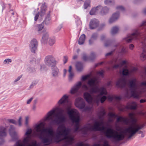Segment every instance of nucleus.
Listing matches in <instances>:
<instances>
[{
	"label": "nucleus",
	"mask_w": 146,
	"mask_h": 146,
	"mask_svg": "<svg viewBox=\"0 0 146 146\" xmlns=\"http://www.w3.org/2000/svg\"><path fill=\"white\" fill-rule=\"evenodd\" d=\"M57 112L54 115L52 116L55 110L53 109L49 111L45 117V120L50 121L49 123L50 125H60L56 130L55 135H54L53 130L51 128H42L44 127V123L43 122L39 123V139L44 145H48L51 144L54 139L55 142H59L61 141V137H64L65 142L63 146H68L72 145L73 143L74 138L73 137L68 136L70 129L66 128L62 124L66 121V115L67 111V113L70 119L73 123H75L74 126L75 131L76 132L78 130L81 131L82 133L87 135L88 131H103L106 137L110 139L114 143H118L119 141L124 139L125 135L122 133H119L115 130L111 128H106L104 126L100 127L103 125V121L100 122L96 121L93 126L90 124H87L83 128L79 127V122L80 118L78 112L75 109L69 110L68 108H61L57 109ZM106 114L105 110L102 109L100 112L99 118L103 120L104 117Z\"/></svg>",
	"instance_id": "f257e3e1"
},
{
	"label": "nucleus",
	"mask_w": 146,
	"mask_h": 146,
	"mask_svg": "<svg viewBox=\"0 0 146 146\" xmlns=\"http://www.w3.org/2000/svg\"><path fill=\"white\" fill-rule=\"evenodd\" d=\"M98 84V81L95 78L88 81L87 84L89 87L85 84L82 85V88L86 91L89 90L90 93L85 92L84 94V98L88 102L91 103L94 102L98 104L100 101L102 103H103L106 99V96L101 97L100 95H106L107 93L104 87H102L100 88Z\"/></svg>",
	"instance_id": "f03ea898"
},
{
	"label": "nucleus",
	"mask_w": 146,
	"mask_h": 146,
	"mask_svg": "<svg viewBox=\"0 0 146 146\" xmlns=\"http://www.w3.org/2000/svg\"><path fill=\"white\" fill-rule=\"evenodd\" d=\"M145 31L146 21H143L140 27L135 30L132 34L128 35L124 38V40L128 42H131L133 40H138L141 41L143 50L140 55V58L142 61H144L146 59V35L143 33Z\"/></svg>",
	"instance_id": "7ed1b4c3"
},
{
	"label": "nucleus",
	"mask_w": 146,
	"mask_h": 146,
	"mask_svg": "<svg viewBox=\"0 0 146 146\" xmlns=\"http://www.w3.org/2000/svg\"><path fill=\"white\" fill-rule=\"evenodd\" d=\"M129 116L131 119V124L128 127L125 129L124 132L128 135L127 139H130L137 132L139 134H142L143 132L139 130L144 127V125L137 123V120L135 117L133 113H129Z\"/></svg>",
	"instance_id": "20e7f679"
},
{
	"label": "nucleus",
	"mask_w": 146,
	"mask_h": 146,
	"mask_svg": "<svg viewBox=\"0 0 146 146\" xmlns=\"http://www.w3.org/2000/svg\"><path fill=\"white\" fill-rule=\"evenodd\" d=\"M32 132L31 129H28L25 134L26 136L25 137L23 141V143H21L17 141L16 143V145L17 146H39L36 141L32 142L31 144L30 142L31 139V134Z\"/></svg>",
	"instance_id": "39448f33"
},
{
	"label": "nucleus",
	"mask_w": 146,
	"mask_h": 146,
	"mask_svg": "<svg viewBox=\"0 0 146 146\" xmlns=\"http://www.w3.org/2000/svg\"><path fill=\"white\" fill-rule=\"evenodd\" d=\"M136 82V80L134 79L129 81L128 85L130 88L131 96L134 98H138L139 97V94L137 90V86Z\"/></svg>",
	"instance_id": "423d86ee"
},
{
	"label": "nucleus",
	"mask_w": 146,
	"mask_h": 146,
	"mask_svg": "<svg viewBox=\"0 0 146 146\" xmlns=\"http://www.w3.org/2000/svg\"><path fill=\"white\" fill-rule=\"evenodd\" d=\"M76 107L80 109H83V111L85 112L89 111L91 110V108L89 106H85V103L82 98H78L76 99L75 102Z\"/></svg>",
	"instance_id": "0eeeda50"
},
{
	"label": "nucleus",
	"mask_w": 146,
	"mask_h": 146,
	"mask_svg": "<svg viewBox=\"0 0 146 146\" xmlns=\"http://www.w3.org/2000/svg\"><path fill=\"white\" fill-rule=\"evenodd\" d=\"M44 62L47 66L50 67L52 66L53 65H56L57 61L54 56L51 55L46 56L45 57Z\"/></svg>",
	"instance_id": "6e6552de"
},
{
	"label": "nucleus",
	"mask_w": 146,
	"mask_h": 146,
	"mask_svg": "<svg viewBox=\"0 0 146 146\" xmlns=\"http://www.w3.org/2000/svg\"><path fill=\"white\" fill-rule=\"evenodd\" d=\"M38 46V42L35 39H32L30 42L29 44L30 49L32 52L35 53Z\"/></svg>",
	"instance_id": "1a4fd4ad"
},
{
	"label": "nucleus",
	"mask_w": 146,
	"mask_h": 146,
	"mask_svg": "<svg viewBox=\"0 0 146 146\" xmlns=\"http://www.w3.org/2000/svg\"><path fill=\"white\" fill-rule=\"evenodd\" d=\"M15 128L13 125H11L9 131V134L12 137L13 140L15 141L17 139V133L15 131Z\"/></svg>",
	"instance_id": "9d476101"
},
{
	"label": "nucleus",
	"mask_w": 146,
	"mask_h": 146,
	"mask_svg": "<svg viewBox=\"0 0 146 146\" xmlns=\"http://www.w3.org/2000/svg\"><path fill=\"white\" fill-rule=\"evenodd\" d=\"M99 22L98 20L95 18L90 20L89 23V27L91 29L97 28L99 25Z\"/></svg>",
	"instance_id": "9b49d317"
},
{
	"label": "nucleus",
	"mask_w": 146,
	"mask_h": 146,
	"mask_svg": "<svg viewBox=\"0 0 146 146\" xmlns=\"http://www.w3.org/2000/svg\"><path fill=\"white\" fill-rule=\"evenodd\" d=\"M56 65H53L51 67L52 76L53 77L55 78L57 77L58 76V74L59 73V70Z\"/></svg>",
	"instance_id": "f8f14e48"
},
{
	"label": "nucleus",
	"mask_w": 146,
	"mask_h": 146,
	"mask_svg": "<svg viewBox=\"0 0 146 146\" xmlns=\"http://www.w3.org/2000/svg\"><path fill=\"white\" fill-rule=\"evenodd\" d=\"M81 85L82 83L81 82H78L71 88L70 91V93L72 94H73L76 93L81 87Z\"/></svg>",
	"instance_id": "ddd939ff"
},
{
	"label": "nucleus",
	"mask_w": 146,
	"mask_h": 146,
	"mask_svg": "<svg viewBox=\"0 0 146 146\" xmlns=\"http://www.w3.org/2000/svg\"><path fill=\"white\" fill-rule=\"evenodd\" d=\"M68 96L66 95H64L58 101V104L59 105L64 104L66 103H68L70 104V103L69 102L68 100Z\"/></svg>",
	"instance_id": "4468645a"
},
{
	"label": "nucleus",
	"mask_w": 146,
	"mask_h": 146,
	"mask_svg": "<svg viewBox=\"0 0 146 146\" xmlns=\"http://www.w3.org/2000/svg\"><path fill=\"white\" fill-rule=\"evenodd\" d=\"M99 35L97 33H93L91 35V37L89 40V44L90 45L94 44V41L96 40L98 37Z\"/></svg>",
	"instance_id": "2eb2a0df"
},
{
	"label": "nucleus",
	"mask_w": 146,
	"mask_h": 146,
	"mask_svg": "<svg viewBox=\"0 0 146 146\" xmlns=\"http://www.w3.org/2000/svg\"><path fill=\"white\" fill-rule=\"evenodd\" d=\"M126 84V82L125 79L123 78H119L116 83V85L119 87L123 88Z\"/></svg>",
	"instance_id": "dca6fc26"
},
{
	"label": "nucleus",
	"mask_w": 146,
	"mask_h": 146,
	"mask_svg": "<svg viewBox=\"0 0 146 146\" xmlns=\"http://www.w3.org/2000/svg\"><path fill=\"white\" fill-rule=\"evenodd\" d=\"M119 16V13L118 12H116L113 14L109 20V23L111 24L115 21L118 19Z\"/></svg>",
	"instance_id": "f3484780"
},
{
	"label": "nucleus",
	"mask_w": 146,
	"mask_h": 146,
	"mask_svg": "<svg viewBox=\"0 0 146 146\" xmlns=\"http://www.w3.org/2000/svg\"><path fill=\"white\" fill-rule=\"evenodd\" d=\"M6 128L5 127L2 126H0V139H2L6 136Z\"/></svg>",
	"instance_id": "a211bd4d"
},
{
	"label": "nucleus",
	"mask_w": 146,
	"mask_h": 146,
	"mask_svg": "<svg viewBox=\"0 0 146 146\" xmlns=\"http://www.w3.org/2000/svg\"><path fill=\"white\" fill-rule=\"evenodd\" d=\"M137 106L136 103L133 102L128 104L126 106V108L128 109L135 110L137 109Z\"/></svg>",
	"instance_id": "6ab92c4d"
},
{
	"label": "nucleus",
	"mask_w": 146,
	"mask_h": 146,
	"mask_svg": "<svg viewBox=\"0 0 146 146\" xmlns=\"http://www.w3.org/2000/svg\"><path fill=\"white\" fill-rule=\"evenodd\" d=\"M100 9H101V6L100 5H99L95 7L92 8L90 12V14L91 15L96 14Z\"/></svg>",
	"instance_id": "aec40b11"
},
{
	"label": "nucleus",
	"mask_w": 146,
	"mask_h": 146,
	"mask_svg": "<svg viewBox=\"0 0 146 146\" xmlns=\"http://www.w3.org/2000/svg\"><path fill=\"white\" fill-rule=\"evenodd\" d=\"M44 26V23H42L40 24L34 26L33 27V29L36 31H38L39 33H40L41 31L43 29Z\"/></svg>",
	"instance_id": "412c9836"
},
{
	"label": "nucleus",
	"mask_w": 146,
	"mask_h": 146,
	"mask_svg": "<svg viewBox=\"0 0 146 146\" xmlns=\"http://www.w3.org/2000/svg\"><path fill=\"white\" fill-rule=\"evenodd\" d=\"M100 10H101L100 14L102 15H104L108 13L109 9L106 6L104 7L101 6V9H100Z\"/></svg>",
	"instance_id": "4be33fe9"
},
{
	"label": "nucleus",
	"mask_w": 146,
	"mask_h": 146,
	"mask_svg": "<svg viewBox=\"0 0 146 146\" xmlns=\"http://www.w3.org/2000/svg\"><path fill=\"white\" fill-rule=\"evenodd\" d=\"M49 38V34L47 32L44 33L42 37L41 42L43 44L46 43Z\"/></svg>",
	"instance_id": "5701e85b"
},
{
	"label": "nucleus",
	"mask_w": 146,
	"mask_h": 146,
	"mask_svg": "<svg viewBox=\"0 0 146 146\" xmlns=\"http://www.w3.org/2000/svg\"><path fill=\"white\" fill-rule=\"evenodd\" d=\"M50 11H48V12L47 13V15L45 17V20L42 22L44 24L45 23V25H48L50 23L51 20V18L50 17Z\"/></svg>",
	"instance_id": "b1692460"
},
{
	"label": "nucleus",
	"mask_w": 146,
	"mask_h": 146,
	"mask_svg": "<svg viewBox=\"0 0 146 146\" xmlns=\"http://www.w3.org/2000/svg\"><path fill=\"white\" fill-rule=\"evenodd\" d=\"M119 27L115 26L112 27L111 31V33L112 35H115L118 33L119 31Z\"/></svg>",
	"instance_id": "393cba45"
},
{
	"label": "nucleus",
	"mask_w": 146,
	"mask_h": 146,
	"mask_svg": "<svg viewBox=\"0 0 146 146\" xmlns=\"http://www.w3.org/2000/svg\"><path fill=\"white\" fill-rule=\"evenodd\" d=\"M77 70L79 72H81L82 71L83 66V64L82 63L80 62H77L76 65Z\"/></svg>",
	"instance_id": "a878e982"
},
{
	"label": "nucleus",
	"mask_w": 146,
	"mask_h": 146,
	"mask_svg": "<svg viewBox=\"0 0 146 146\" xmlns=\"http://www.w3.org/2000/svg\"><path fill=\"white\" fill-rule=\"evenodd\" d=\"M85 38V35L84 34L82 35L79 39L78 41V44L80 45L83 44L84 43Z\"/></svg>",
	"instance_id": "bb28decb"
},
{
	"label": "nucleus",
	"mask_w": 146,
	"mask_h": 146,
	"mask_svg": "<svg viewBox=\"0 0 146 146\" xmlns=\"http://www.w3.org/2000/svg\"><path fill=\"white\" fill-rule=\"evenodd\" d=\"M46 7L45 5L42 4L41 6V11L40 13V15L41 17H42L44 15L45 13Z\"/></svg>",
	"instance_id": "cd10ccee"
},
{
	"label": "nucleus",
	"mask_w": 146,
	"mask_h": 146,
	"mask_svg": "<svg viewBox=\"0 0 146 146\" xmlns=\"http://www.w3.org/2000/svg\"><path fill=\"white\" fill-rule=\"evenodd\" d=\"M108 100L111 101H112L114 99L117 100H119L121 99V98L120 96H108Z\"/></svg>",
	"instance_id": "c85d7f7f"
},
{
	"label": "nucleus",
	"mask_w": 146,
	"mask_h": 146,
	"mask_svg": "<svg viewBox=\"0 0 146 146\" xmlns=\"http://www.w3.org/2000/svg\"><path fill=\"white\" fill-rule=\"evenodd\" d=\"M90 0H86L84 4V9H86L88 7H90Z\"/></svg>",
	"instance_id": "c756f323"
},
{
	"label": "nucleus",
	"mask_w": 146,
	"mask_h": 146,
	"mask_svg": "<svg viewBox=\"0 0 146 146\" xmlns=\"http://www.w3.org/2000/svg\"><path fill=\"white\" fill-rule=\"evenodd\" d=\"M93 146H110L109 144L108 141H105L103 142V144H95Z\"/></svg>",
	"instance_id": "7c9ffc66"
},
{
	"label": "nucleus",
	"mask_w": 146,
	"mask_h": 146,
	"mask_svg": "<svg viewBox=\"0 0 146 146\" xmlns=\"http://www.w3.org/2000/svg\"><path fill=\"white\" fill-rule=\"evenodd\" d=\"M96 56L95 53L92 52L91 53L90 56H89V60L93 61L96 58Z\"/></svg>",
	"instance_id": "2f4dec72"
},
{
	"label": "nucleus",
	"mask_w": 146,
	"mask_h": 146,
	"mask_svg": "<svg viewBox=\"0 0 146 146\" xmlns=\"http://www.w3.org/2000/svg\"><path fill=\"white\" fill-rule=\"evenodd\" d=\"M140 87L143 92L146 91V81L142 82L140 84Z\"/></svg>",
	"instance_id": "473e14b6"
},
{
	"label": "nucleus",
	"mask_w": 146,
	"mask_h": 146,
	"mask_svg": "<svg viewBox=\"0 0 146 146\" xmlns=\"http://www.w3.org/2000/svg\"><path fill=\"white\" fill-rule=\"evenodd\" d=\"M130 73L129 70L127 68H123L122 71V74L125 76H128L130 74Z\"/></svg>",
	"instance_id": "72a5a7b5"
},
{
	"label": "nucleus",
	"mask_w": 146,
	"mask_h": 146,
	"mask_svg": "<svg viewBox=\"0 0 146 146\" xmlns=\"http://www.w3.org/2000/svg\"><path fill=\"white\" fill-rule=\"evenodd\" d=\"M82 59L85 61L89 60V57L85 53H83L82 55Z\"/></svg>",
	"instance_id": "f704fd0d"
},
{
	"label": "nucleus",
	"mask_w": 146,
	"mask_h": 146,
	"mask_svg": "<svg viewBox=\"0 0 146 146\" xmlns=\"http://www.w3.org/2000/svg\"><path fill=\"white\" fill-rule=\"evenodd\" d=\"M74 73L73 72L69 73L68 75V79L70 81L72 80V79L74 77Z\"/></svg>",
	"instance_id": "c9c22d12"
},
{
	"label": "nucleus",
	"mask_w": 146,
	"mask_h": 146,
	"mask_svg": "<svg viewBox=\"0 0 146 146\" xmlns=\"http://www.w3.org/2000/svg\"><path fill=\"white\" fill-rule=\"evenodd\" d=\"M29 120V118L28 116H26L25 117V125L27 127H28V124Z\"/></svg>",
	"instance_id": "e433bc0d"
},
{
	"label": "nucleus",
	"mask_w": 146,
	"mask_h": 146,
	"mask_svg": "<svg viewBox=\"0 0 146 146\" xmlns=\"http://www.w3.org/2000/svg\"><path fill=\"white\" fill-rule=\"evenodd\" d=\"M116 9L122 11H123L125 10V8L122 6H117L116 7Z\"/></svg>",
	"instance_id": "4c0bfd02"
},
{
	"label": "nucleus",
	"mask_w": 146,
	"mask_h": 146,
	"mask_svg": "<svg viewBox=\"0 0 146 146\" xmlns=\"http://www.w3.org/2000/svg\"><path fill=\"white\" fill-rule=\"evenodd\" d=\"M5 6L4 4H3L0 5V14L2 13L3 10L5 8Z\"/></svg>",
	"instance_id": "58836bf2"
},
{
	"label": "nucleus",
	"mask_w": 146,
	"mask_h": 146,
	"mask_svg": "<svg viewBox=\"0 0 146 146\" xmlns=\"http://www.w3.org/2000/svg\"><path fill=\"white\" fill-rule=\"evenodd\" d=\"M108 115L111 117H114V118H116L118 117V116L117 115L115 114V113H113L111 112L109 113Z\"/></svg>",
	"instance_id": "ea45409f"
},
{
	"label": "nucleus",
	"mask_w": 146,
	"mask_h": 146,
	"mask_svg": "<svg viewBox=\"0 0 146 146\" xmlns=\"http://www.w3.org/2000/svg\"><path fill=\"white\" fill-rule=\"evenodd\" d=\"M55 42L54 39H50L49 41V44L50 46H52L55 43Z\"/></svg>",
	"instance_id": "a19ab883"
},
{
	"label": "nucleus",
	"mask_w": 146,
	"mask_h": 146,
	"mask_svg": "<svg viewBox=\"0 0 146 146\" xmlns=\"http://www.w3.org/2000/svg\"><path fill=\"white\" fill-rule=\"evenodd\" d=\"M111 43V41L110 40L106 41L104 43V46L106 47H108L109 46Z\"/></svg>",
	"instance_id": "79ce46f5"
},
{
	"label": "nucleus",
	"mask_w": 146,
	"mask_h": 146,
	"mask_svg": "<svg viewBox=\"0 0 146 146\" xmlns=\"http://www.w3.org/2000/svg\"><path fill=\"white\" fill-rule=\"evenodd\" d=\"M8 121L10 123L15 124V125H17V123L16 121H15V120L13 119H8Z\"/></svg>",
	"instance_id": "37998d69"
},
{
	"label": "nucleus",
	"mask_w": 146,
	"mask_h": 146,
	"mask_svg": "<svg viewBox=\"0 0 146 146\" xmlns=\"http://www.w3.org/2000/svg\"><path fill=\"white\" fill-rule=\"evenodd\" d=\"M76 146H89L88 144H83L82 143H78Z\"/></svg>",
	"instance_id": "c03bdc74"
},
{
	"label": "nucleus",
	"mask_w": 146,
	"mask_h": 146,
	"mask_svg": "<svg viewBox=\"0 0 146 146\" xmlns=\"http://www.w3.org/2000/svg\"><path fill=\"white\" fill-rule=\"evenodd\" d=\"M127 52V51L126 49L125 48L123 47L121 50V53L122 54H124L126 53Z\"/></svg>",
	"instance_id": "a18cd8bd"
},
{
	"label": "nucleus",
	"mask_w": 146,
	"mask_h": 146,
	"mask_svg": "<svg viewBox=\"0 0 146 146\" xmlns=\"http://www.w3.org/2000/svg\"><path fill=\"white\" fill-rule=\"evenodd\" d=\"M28 70L30 73L33 72L35 71V68L33 67H30L29 68Z\"/></svg>",
	"instance_id": "49530a36"
},
{
	"label": "nucleus",
	"mask_w": 146,
	"mask_h": 146,
	"mask_svg": "<svg viewBox=\"0 0 146 146\" xmlns=\"http://www.w3.org/2000/svg\"><path fill=\"white\" fill-rule=\"evenodd\" d=\"M11 62V59L8 58L5 59L4 61V64H9V62Z\"/></svg>",
	"instance_id": "de8ad7c7"
},
{
	"label": "nucleus",
	"mask_w": 146,
	"mask_h": 146,
	"mask_svg": "<svg viewBox=\"0 0 146 146\" xmlns=\"http://www.w3.org/2000/svg\"><path fill=\"white\" fill-rule=\"evenodd\" d=\"M89 77V75L83 76H82L81 80L82 81H84Z\"/></svg>",
	"instance_id": "09e8293b"
},
{
	"label": "nucleus",
	"mask_w": 146,
	"mask_h": 146,
	"mask_svg": "<svg viewBox=\"0 0 146 146\" xmlns=\"http://www.w3.org/2000/svg\"><path fill=\"white\" fill-rule=\"evenodd\" d=\"M37 84V82L36 81L33 82L32 84L30 86L29 88L30 89L32 88L35 85Z\"/></svg>",
	"instance_id": "8fccbe9b"
},
{
	"label": "nucleus",
	"mask_w": 146,
	"mask_h": 146,
	"mask_svg": "<svg viewBox=\"0 0 146 146\" xmlns=\"http://www.w3.org/2000/svg\"><path fill=\"white\" fill-rule=\"evenodd\" d=\"M46 66L44 64H42L40 65V69L42 70H46Z\"/></svg>",
	"instance_id": "3c124183"
},
{
	"label": "nucleus",
	"mask_w": 146,
	"mask_h": 146,
	"mask_svg": "<svg viewBox=\"0 0 146 146\" xmlns=\"http://www.w3.org/2000/svg\"><path fill=\"white\" fill-rule=\"evenodd\" d=\"M122 121L123 122L126 124H127L128 123V121L127 119L123 117H122Z\"/></svg>",
	"instance_id": "603ef678"
},
{
	"label": "nucleus",
	"mask_w": 146,
	"mask_h": 146,
	"mask_svg": "<svg viewBox=\"0 0 146 146\" xmlns=\"http://www.w3.org/2000/svg\"><path fill=\"white\" fill-rule=\"evenodd\" d=\"M113 67L115 68H121V65L120 64V63L116 64L113 66Z\"/></svg>",
	"instance_id": "864d4df0"
},
{
	"label": "nucleus",
	"mask_w": 146,
	"mask_h": 146,
	"mask_svg": "<svg viewBox=\"0 0 146 146\" xmlns=\"http://www.w3.org/2000/svg\"><path fill=\"white\" fill-rule=\"evenodd\" d=\"M68 60V57L67 56H64V64H65L67 61Z\"/></svg>",
	"instance_id": "5fc2aeb1"
},
{
	"label": "nucleus",
	"mask_w": 146,
	"mask_h": 146,
	"mask_svg": "<svg viewBox=\"0 0 146 146\" xmlns=\"http://www.w3.org/2000/svg\"><path fill=\"white\" fill-rule=\"evenodd\" d=\"M22 118L21 117H20L18 119V124L19 126H21L22 125L21 123Z\"/></svg>",
	"instance_id": "6e6d98bb"
},
{
	"label": "nucleus",
	"mask_w": 146,
	"mask_h": 146,
	"mask_svg": "<svg viewBox=\"0 0 146 146\" xmlns=\"http://www.w3.org/2000/svg\"><path fill=\"white\" fill-rule=\"evenodd\" d=\"M112 2L111 0H105L104 1L105 3L106 4H109Z\"/></svg>",
	"instance_id": "4d7b16f0"
},
{
	"label": "nucleus",
	"mask_w": 146,
	"mask_h": 146,
	"mask_svg": "<svg viewBox=\"0 0 146 146\" xmlns=\"http://www.w3.org/2000/svg\"><path fill=\"white\" fill-rule=\"evenodd\" d=\"M39 15V13L38 12L36 14V15L35 16V18H34V20L35 21H36L37 20L38 17Z\"/></svg>",
	"instance_id": "13d9d810"
},
{
	"label": "nucleus",
	"mask_w": 146,
	"mask_h": 146,
	"mask_svg": "<svg viewBox=\"0 0 146 146\" xmlns=\"http://www.w3.org/2000/svg\"><path fill=\"white\" fill-rule=\"evenodd\" d=\"M122 117H118L116 120L117 122H118L119 121H122Z\"/></svg>",
	"instance_id": "bf43d9fd"
},
{
	"label": "nucleus",
	"mask_w": 146,
	"mask_h": 146,
	"mask_svg": "<svg viewBox=\"0 0 146 146\" xmlns=\"http://www.w3.org/2000/svg\"><path fill=\"white\" fill-rule=\"evenodd\" d=\"M129 47V49L131 50H132L134 48V45L132 44H130Z\"/></svg>",
	"instance_id": "052dcab7"
},
{
	"label": "nucleus",
	"mask_w": 146,
	"mask_h": 146,
	"mask_svg": "<svg viewBox=\"0 0 146 146\" xmlns=\"http://www.w3.org/2000/svg\"><path fill=\"white\" fill-rule=\"evenodd\" d=\"M106 38V36L105 35H102L100 37V40L101 41H103Z\"/></svg>",
	"instance_id": "680f3d73"
},
{
	"label": "nucleus",
	"mask_w": 146,
	"mask_h": 146,
	"mask_svg": "<svg viewBox=\"0 0 146 146\" xmlns=\"http://www.w3.org/2000/svg\"><path fill=\"white\" fill-rule=\"evenodd\" d=\"M113 51H111V52L107 53L105 54V56L107 57L108 56H111L113 53Z\"/></svg>",
	"instance_id": "e2e57ef3"
},
{
	"label": "nucleus",
	"mask_w": 146,
	"mask_h": 146,
	"mask_svg": "<svg viewBox=\"0 0 146 146\" xmlns=\"http://www.w3.org/2000/svg\"><path fill=\"white\" fill-rule=\"evenodd\" d=\"M125 97L127 98H128L129 97V94L128 90L127 89L126 90V92L125 95Z\"/></svg>",
	"instance_id": "0e129e2a"
},
{
	"label": "nucleus",
	"mask_w": 146,
	"mask_h": 146,
	"mask_svg": "<svg viewBox=\"0 0 146 146\" xmlns=\"http://www.w3.org/2000/svg\"><path fill=\"white\" fill-rule=\"evenodd\" d=\"M126 62L125 60L122 61L120 64L121 65V67H122L123 65L125 64H126Z\"/></svg>",
	"instance_id": "69168bd1"
},
{
	"label": "nucleus",
	"mask_w": 146,
	"mask_h": 146,
	"mask_svg": "<svg viewBox=\"0 0 146 146\" xmlns=\"http://www.w3.org/2000/svg\"><path fill=\"white\" fill-rule=\"evenodd\" d=\"M21 77H22V76H18L16 79H15V80L14 81V82H15L18 81H19L20 79V78H21Z\"/></svg>",
	"instance_id": "338daca9"
},
{
	"label": "nucleus",
	"mask_w": 146,
	"mask_h": 146,
	"mask_svg": "<svg viewBox=\"0 0 146 146\" xmlns=\"http://www.w3.org/2000/svg\"><path fill=\"white\" fill-rule=\"evenodd\" d=\"M68 72L69 73L73 72L72 71V66H69Z\"/></svg>",
	"instance_id": "774afa93"
}]
</instances>
